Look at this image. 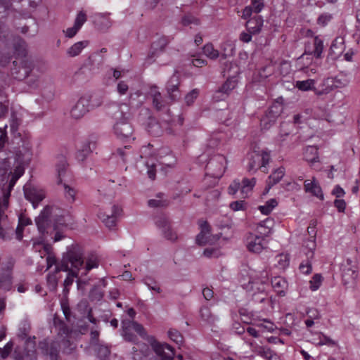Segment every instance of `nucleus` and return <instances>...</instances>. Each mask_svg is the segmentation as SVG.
Segmentation results:
<instances>
[{
    "label": "nucleus",
    "mask_w": 360,
    "mask_h": 360,
    "mask_svg": "<svg viewBox=\"0 0 360 360\" xmlns=\"http://www.w3.org/2000/svg\"><path fill=\"white\" fill-rule=\"evenodd\" d=\"M25 168L21 164L15 166L14 171L10 172L11 178L6 189L3 188L2 197L0 198V236L6 239L9 233L13 231V223L10 221L6 211L9 206V198L16 181L23 175Z\"/></svg>",
    "instance_id": "f257e3e1"
},
{
    "label": "nucleus",
    "mask_w": 360,
    "mask_h": 360,
    "mask_svg": "<svg viewBox=\"0 0 360 360\" xmlns=\"http://www.w3.org/2000/svg\"><path fill=\"white\" fill-rule=\"evenodd\" d=\"M110 113L115 120L113 131L115 136L120 139L131 137L134 128L129 122L131 117L130 107L126 103H121L110 108Z\"/></svg>",
    "instance_id": "f03ea898"
},
{
    "label": "nucleus",
    "mask_w": 360,
    "mask_h": 360,
    "mask_svg": "<svg viewBox=\"0 0 360 360\" xmlns=\"http://www.w3.org/2000/svg\"><path fill=\"white\" fill-rule=\"evenodd\" d=\"M18 46L19 49L15 46V51L18 52V55H20L22 58L13 62L11 75L15 79L18 80H22L32 72L34 68V64L30 58L26 57L25 42L20 40Z\"/></svg>",
    "instance_id": "7ed1b4c3"
},
{
    "label": "nucleus",
    "mask_w": 360,
    "mask_h": 360,
    "mask_svg": "<svg viewBox=\"0 0 360 360\" xmlns=\"http://www.w3.org/2000/svg\"><path fill=\"white\" fill-rule=\"evenodd\" d=\"M83 254L78 245H72L68 248L67 252L63 256L61 264L56 266L55 272L60 271H68L70 269L78 271L84 264Z\"/></svg>",
    "instance_id": "20e7f679"
},
{
    "label": "nucleus",
    "mask_w": 360,
    "mask_h": 360,
    "mask_svg": "<svg viewBox=\"0 0 360 360\" xmlns=\"http://www.w3.org/2000/svg\"><path fill=\"white\" fill-rule=\"evenodd\" d=\"M313 47L309 44L306 46L305 52L297 60V66L299 70L307 72V70L312 63V55L316 58L321 57L323 51V41L319 37L316 36L312 39Z\"/></svg>",
    "instance_id": "39448f33"
},
{
    "label": "nucleus",
    "mask_w": 360,
    "mask_h": 360,
    "mask_svg": "<svg viewBox=\"0 0 360 360\" xmlns=\"http://www.w3.org/2000/svg\"><path fill=\"white\" fill-rule=\"evenodd\" d=\"M129 318L122 320V335L127 341L134 342L136 339V336L131 333L134 330L140 336L145 338L147 335L144 328L142 325L134 321Z\"/></svg>",
    "instance_id": "423d86ee"
},
{
    "label": "nucleus",
    "mask_w": 360,
    "mask_h": 360,
    "mask_svg": "<svg viewBox=\"0 0 360 360\" xmlns=\"http://www.w3.org/2000/svg\"><path fill=\"white\" fill-rule=\"evenodd\" d=\"M349 84V80L345 76H336L335 77H328L323 81L325 86L320 91H316V94H326L335 89H341L346 87Z\"/></svg>",
    "instance_id": "0eeeda50"
},
{
    "label": "nucleus",
    "mask_w": 360,
    "mask_h": 360,
    "mask_svg": "<svg viewBox=\"0 0 360 360\" xmlns=\"http://www.w3.org/2000/svg\"><path fill=\"white\" fill-rule=\"evenodd\" d=\"M121 207L114 205L110 210L99 212L98 217L106 227L112 229L116 226L117 217L121 214Z\"/></svg>",
    "instance_id": "6e6552de"
},
{
    "label": "nucleus",
    "mask_w": 360,
    "mask_h": 360,
    "mask_svg": "<svg viewBox=\"0 0 360 360\" xmlns=\"http://www.w3.org/2000/svg\"><path fill=\"white\" fill-rule=\"evenodd\" d=\"M60 345L59 342L56 341L49 342L46 340H44L39 343V349L41 353L48 356L50 360H60L59 355V349Z\"/></svg>",
    "instance_id": "1a4fd4ad"
},
{
    "label": "nucleus",
    "mask_w": 360,
    "mask_h": 360,
    "mask_svg": "<svg viewBox=\"0 0 360 360\" xmlns=\"http://www.w3.org/2000/svg\"><path fill=\"white\" fill-rule=\"evenodd\" d=\"M90 101L91 96L89 95L80 97L70 110L71 117L75 120L83 117L89 111Z\"/></svg>",
    "instance_id": "9d476101"
},
{
    "label": "nucleus",
    "mask_w": 360,
    "mask_h": 360,
    "mask_svg": "<svg viewBox=\"0 0 360 360\" xmlns=\"http://www.w3.org/2000/svg\"><path fill=\"white\" fill-rule=\"evenodd\" d=\"M281 112V105L278 104L272 105L261 119L260 125L262 129H269L276 122Z\"/></svg>",
    "instance_id": "9b49d317"
},
{
    "label": "nucleus",
    "mask_w": 360,
    "mask_h": 360,
    "mask_svg": "<svg viewBox=\"0 0 360 360\" xmlns=\"http://www.w3.org/2000/svg\"><path fill=\"white\" fill-rule=\"evenodd\" d=\"M152 347L156 354L154 360H174V349L168 344L153 342Z\"/></svg>",
    "instance_id": "f8f14e48"
},
{
    "label": "nucleus",
    "mask_w": 360,
    "mask_h": 360,
    "mask_svg": "<svg viewBox=\"0 0 360 360\" xmlns=\"http://www.w3.org/2000/svg\"><path fill=\"white\" fill-rule=\"evenodd\" d=\"M266 241L262 236L250 234L247 238V248L250 252L259 253L266 246Z\"/></svg>",
    "instance_id": "ddd939ff"
},
{
    "label": "nucleus",
    "mask_w": 360,
    "mask_h": 360,
    "mask_svg": "<svg viewBox=\"0 0 360 360\" xmlns=\"http://www.w3.org/2000/svg\"><path fill=\"white\" fill-rule=\"evenodd\" d=\"M52 210V207L49 205L46 206L41 212L39 217L35 219L38 229L41 233L47 232V229L51 224Z\"/></svg>",
    "instance_id": "4468645a"
},
{
    "label": "nucleus",
    "mask_w": 360,
    "mask_h": 360,
    "mask_svg": "<svg viewBox=\"0 0 360 360\" xmlns=\"http://www.w3.org/2000/svg\"><path fill=\"white\" fill-rule=\"evenodd\" d=\"M96 147V138L91 136L83 143L82 148L78 150L76 158L78 161H84L89 155H90Z\"/></svg>",
    "instance_id": "2eb2a0df"
},
{
    "label": "nucleus",
    "mask_w": 360,
    "mask_h": 360,
    "mask_svg": "<svg viewBox=\"0 0 360 360\" xmlns=\"http://www.w3.org/2000/svg\"><path fill=\"white\" fill-rule=\"evenodd\" d=\"M155 224L157 227L162 231L166 239L172 241H174L177 239L176 233L171 229L170 224L165 217L157 218Z\"/></svg>",
    "instance_id": "dca6fc26"
},
{
    "label": "nucleus",
    "mask_w": 360,
    "mask_h": 360,
    "mask_svg": "<svg viewBox=\"0 0 360 360\" xmlns=\"http://www.w3.org/2000/svg\"><path fill=\"white\" fill-rule=\"evenodd\" d=\"M24 193L25 198L32 202L34 208H36L38 204L45 198L44 191L34 187L25 188Z\"/></svg>",
    "instance_id": "f3484780"
},
{
    "label": "nucleus",
    "mask_w": 360,
    "mask_h": 360,
    "mask_svg": "<svg viewBox=\"0 0 360 360\" xmlns=\"http://www.w3.org/2000/svg\"><path fill=\"white\" fill-rule=\"evenodd\" d=\"M179 79L176 74H174L168 81L166 89L169 98L172 101H174L180 98L179 91Z\"/></svg>",
    "instance_id": "a211bd4d"
},
{
    "label": "nucleus",
    "mask_w": 360,
    "mask_h": 360,
    "mask_svg": "<svg viewBox=\"0 0 360 360\" xmlns=\"http://www.w3.org/2000/svg\"><path fill=\"white\" fill-rule=\"evenodd\" d=\"M236 80L234 79H228L221 87L216 91L214 98L217 100L224 99L229 93L236 87Z\"/></svg>",
    "instance_id": "6ab92c4d"
},
{
    "label": "nucleus",
    "mask_w": 360,
    "mask_h": 360,
    "mask_svg": "<svg viewBox=\"0 0 360 360\" xmlns=\"http://www.w3.org/2000/svg\"><path fill=\"white\" fill-rule=\"evenodd\" d=\"M87 331V326L81 323H77V326L69 329L67 326L61 325L60 332L68 335L70 338H77L79 334H85Z\"/></svg>",
    "instance_id": "aec40b11"
},
{
    "label": "nucleus",
    "mask_w": 360,
    "mask_h": 360,
    "mask_svg": "<svg viewBox=\"0 0 360 360\" xmlns=\"http://www.w3.org/2000/svg\"><path fill=\"white\" fill-rule=\"evenodd\" d=\"M109 13H98L94 17V23L98 30L105 32L112 25Z\"/></svg>",
    "instance_id": "412c9836"
},
{
    "label": "nucleus",
    "mask_w": 360,
    "mask_h": 360,
    "mask_svg": "<svg viewBox=\"0 0 360 360\" xmlns=\"http://www.w3.org/2000/svg\"><path fill=\"white\" fill-rule=\"evenodd\" d=\"M304 191L307 193H310L311 195L320 198H323V194L322 193V190L316 181V179L314 177L313 180H306L304 183Z\"/></svg>",
    "instance_id": "4be33fe9"
},
{
    "label": "nucleus",
    "mask_w": 360,
    "mask_h": 360,
    "mask_svg": "<svg viewBox=\"0 0 360 360\" xmlns=\"http://www.w3.org/2000/svg\"><path fill=\"white\" fill-rule=\"evenodd\" d=\"M264 20L260 15L255 16L246 22V27L249 32L255 34L260 32L263 26Z\"/></svg>",
    "instance_id": "5701e85b"
},
{
    "label": "nucleus",
    "mask_w": 360,
    "mask_h": 360,
    "mask_svg": "<svg viewBox=\"0 0 360 360\" xmlns=\"http://www.w3.org/2000/svg\"><path fill=\"white\" fill-rule=\"evenodd\" d=\"M273 226L274 220L272 219L268 218L259 222L257 226L256 230L259 236L265 238L271 233Z\"/></svg>",
    "instance_id": "b1692460"
},
{
    "label": "nucleus",
    "mask_w": 360,
    "mask_h": 360,
    "mask_svg": "<svg viewBox=\"0 0 360 360\" xmlns=\"http://www.w3.org/2000/svg\"><path fill=\"white\" fill-rule=\"evenodd\" d=\"M285 168L280 167L275 169L272 174L269 176L266 181L268 190L270 189L274 185L278 184L285 175Z\"/></svg>",
    "instance_id": "393cba45"
},
{
    "label": "nucleus",
    "mask_w": 360,
    "mask_h": 360,
    "mask_svg": "<svg viewBox=\"0 0 360 360\" xmlns=\"http://www.w3.org/2000/svg\"><path fill=\"white\" fill-rule=\"evenodd\" d=\"M68 168V162L66 158L63 155L58 157L56 162V171L58 174V184L62 183V176H64Z\"/></svg>",
    "instance_id": "a878e982"
},
{
    "label": "nucleus",
    "mask_w": 360,
    "mask_h": 360,
    "mask_svg": "<svg viewBox=\"0 0 360 360\" xmlns=\"http://www.w3.org/2000/svg\"><path fill=\"white\" fill-rule=\"evenodd\" d=\"M254 352L257 354L266 359L267 360H278L277 354L271 351L269 348L262 346H257L254 348Z\"/></svg>",
    "instance_id": "bb28decb"
},
{
    "label": "nucleus",
    "mask_w": 360,
    "mask_h": 360,
    "mask_svg": "<svg viewBox=\"0 0 360 360\" xmlns=\"http://www.w3.org/2000/svg\"><path fill=\"white\" fill-rule=\"evenodd\" d=\"M11 285V269H7L4 273L0 274V290H9Z\"/></svg>",
    "instance_id": "cd10ccee"
},
{
    "label": "nucleus",
    "mask_w": 360,
    "mask_h": 360,
    "mask_svg": "<svg viewBox=\"0 0 360 360\" xmlns=\"http://www.w3.org/2000/svg\"><path fill=\"white\" fill-rule=\"evenodd\" d=\"M271 285L277 293L282 295L284 293L285 290L287 288V282L286 281L280 276L274 277L271 279Z\"/></svg>",
    "instance_id": "c85d7f7f"
},
{
    "label": "nucleus",
    "mask_w": 360,
    "mask_h": 360,
    "mask_svg": "<svg viewBox=\"0 0 360 360\" xmlns=\"http://www.w3.org/2000/svg\"><path fill=\"white\" fill-rule=\"evenodd\" d=\"M304 157L306 161L309 163H314L319 161L318 148L315 146H309L305 148Z\"/></svg>",
    "instance_id": "c756f323"
},
{
    "label": "nucleus",
    "mask_w": 360,
    "mask_h": 360,
    "mask_svg": "<svg viewBox=\"0 0 360 360\" xmlns=\"http://www.w3.org/2000/svg\"><path fill=\"white\" fill-rule=\"evenodd\" d=\"M67 337L61 340L60 345L62 347L63 353L65 354H71L74 353L77 349V345L74 342L70 340V337L66 335Z\"/></svg>",
    "instance_id": "7c9ffc66"
},
{
    "label": "nucleus",
    "mask_w": 360,
    "mask_h": 360,
    "mask_svg": "<svg viewBox=\"0 0 360 360\" xmlns=\"http://www.w3.org/2000/svg\"><path fill=\"white\" fill-rule=\"evenodd\" d=\"M32 221L25 215L20 214L18 218V225L15 229L16 237L18 240L22 238V232L25 226L30 224Z\"/></svg>",
    "instance_id": "2f4dec72"
},
{
    "label": "nucleus",
    "mask_w": 360,
    "mask_h": 360,
    "mask_svg": "<svg viewBox=\"0 0 360 360\" xmlns=\"http://www.w3.org/2000/svg\"><path fill=\"white\" fill-rule=\"evenodd\" d=\"M87 45H88L87 41H78V42L74 44L72 46H70L68 49L67 54L70 57H75V56H78L82 52L83 49H84Z\"/></svg>",
    "instance_id": "473e14b6"
},
{
    "label": "nucleus",
    "mask_w": 360,
    "mask_h": 360,
    "mask_svg": "<svg viewBox=\"0 0 360 360\" xmlns=\"http://www.w3.org/2000/svg\"><path fill=\"white\" fill-rule=\"evenodd\" d=\"M358 276V274L355 269L350 267L344 269L342 273V280L345 285L353 283Z\"/></svg>",
    "instance_id": "72a5a7b5"
},
{
    "label": "nucleus",
    "mask_w": 360,
    "mask_h": 360,
    "mask_svg": "<svg viewBox=\"0 0 360 360\" xmlns=\"http://www.w3.org/2000/svg\"><path fill=\"white\" fill-rule=\"evenodd\" d=\"M242 186L240 188L241 193L243 195V197H247L248 193L252 191V188L255 186L256 184L255 178H252L251 179H243L242 181Z\"/></svg>",
    "instance_id": "f704fd0d"
},
{
    "label": "nucleus",
    "mask_w": 360,
    "mask_h": 360,
    "mask_svg": "<svg viewBox=\"0 0 360 360\" xmlns=\"http://www.w3.org/2000/svg\"><path fill=\"white\" fill-rule=\"evenodd\" d=\"M260 162V154L257 153H254L252 154L248 166V171H255L259 167H262Z\"/></svg>",
    "instance_id": "c9c22d12"
},
{
    "label": "nucleus",
    "mask_w": 360,
    "mask_h": 360,
    "mask_svg": "<svg viewBox=\"0 0 360 360\" xmlns=\"http://www.w3.org/2000/svg\"><path fill=\"white\" fill-rule=\"evenodd\" d=\"M163 194L159 193L157 195L156 199H150L148 202V205L150 207H162L168 205V201L162 198Z\"/></svg>",
    "instance_id": "e433bc0d"
},
{
    "label": "nucleus",
    "mask_w": 360,
    "mask_h": 360,
    "mask_svg": "<svg viewBox=\"0 0 360 360\" xmlns=\"http://www.w3.org/2000/svg\"><path fill=\"white\" fill-rule=\"evenodd\" d=\"M303 247L307 251L305 252L307 259L314 258V250L316 248L315 238H310L304 242Z\"/></svg>",
    "instance_id": "4c0bfd02"
},
{
    "label": "nucleus",
    "mask_w": 360,
    "mask_h": 360,
    "mask_svg": "<svg viewBox=\"0 0 360 360\" xmlns=\"http://www.w3.org/2000/svg\"><path fill=\"white\" fill-rule=\"evenodd\" d=\"M203 53L210 59H216L219 57V53L218 50L214 49L211 44H205L202 48Z\"/></svg>",
    "instance_id": "58836bf2"
},
{
    "label": "nucleus",
    "mask_w": 360,
    "mask_h": 360,
    "mask_svg": "<svg viewBox=\"0 0 360 360\" xmlns=\"http://www.w3.org/2000/svg\"><path fill=\"white\" fill-rule=\"evenodd\" d=\"M278 205L275 198H271L266 202L265 205L259 207V210L264 214H269Z\"/></svg>",
    "instance_id": "ea45409f"
},
{
    "label": "nucleus",
    "mask_w": 360,
    "mask_h": 360,
    "mask_svg": "<svg viewBox=\"0 0 360 360\" xmlns=\"http://www.w3.org/2000/svg\"><path fill=\"white\" fill-rule=\"evenodd\" d=\"M315 84V81L311 79H309L303 81H297L295 86L301 91H309L311 90Z\"/></svg>",
    "instance_id": "a19ab883"
},
{
    "label": "nucleus",
    "mask_w": 360,
    "mask_h": 360,
    "mask_svg": "<svg viewBox=\"0 0 360 360\" xmlns=\"http://www.w3.org/2000/svg\"><path fill=\"white\" fill-rule=\"evenodd\" d=\"M77 311L82 315H91V309L86 300H81L77 305Z\"/></svg>",
    "instance_id": "79ce46f5"
},
{
    "label": "nucleus",
    "mask_w": 360,
    "mask_h": 360,
    "mask_svg": "<svg viewBox=\"0 0 360 360\" xmlns=\"http://www.w3.org/2000/svg\"><path fill=\"white\" fill-rule=\"evenodd\" d=\"M323 281V276L320 274H316L309 281V288L315 291L319 288Z\"/></svg>",
    "instance_id": "37998d69"
},
{
    "label": "nucleus",
    "mask_w": 360,
    "mask_h": 360,
    "mask_svg": "<svg viewBox=\"0 0 360 360\" xmlns=\"http://www.w3.org/2000/svg\"><path fill=\"white\" fill-rule=\"evenodd\" d=\"M10 128L11 131L13 134H15L18 131L20 125L21 124V120L18 117L17 115L15 112L11 113V119H10Z\"/></svg>",
    "instance_id": "c03bdc74"
},
{
    "label": "nucleus",
    "mask_w": 360,
    "mask_h": 360,
    "mask_svg": "<svg viewBox=\"0 0 360 360\" xmlns=\"http://www.w3.org/2000/svg\"><path fill=\"white\" fill-rule=\"evenodd\" d=\"M152 102L153 107L158 111L164 110L167 105V103L163 99L162 94L158 97L152 98Z\"/></svg>",
    "instance_id": "a18cd8bd"
},
{
    "label": "nucleus",
    "mask_w": 360,
    "mask_h": 360,
    "mask_svg": "<svg viewBox=\"0 0 360 360\" xmlns=\"http://www.w3.org/2000/svg\"><path fill=\"white\" fill-rule=\"evenodd\" d=\"M63 188L66 199L70 202H74L75 200L76 191L65 184H63Z\"/></svg>",
    "instance_id": "49530a36"
},
{
    "label": "nucleus",
    "mask_w": 360,
    "mask_h": 360,
    "mask_svg": "<svg viewBox=\"0 0 360 360\" xmlns=\"http://www.w3.org/2000/svg\"><path fill=\"white\" fill-rule=\"evenodd\" d=\"M312 259H307L302 262L299 266L300 271L304 274H309L312 271L311 261Z\"/></svg>",
    "instance_id": "de8ad7c7"
},
{
    "label": "nucleus",
    "mask_w": 360,
    "mask_h": 360,
    "mask_svg": "<svg viewBox=\"0 0 360 360\" xmlns=\"http://www.w3.org/2000/svg\"><path fill=\"white\" fill-rule=\"evenodd\" d=\"M169 338L177 344H181L183 342V337L181 333L176 329H170L168 331Z\"/></svg>",
    "instance_id": "09e8293b"
},
{
    "label": "nucleus",
    "mask_w": 360,
    "mask_h": 360,
    "mask_svg": "<svg viewBox=\"0 0 360 360\" xmlns=\"http://www.w3.org/2000/svg\"><path fill=\"white\" fill-rule=\"evenodd\" d=\"M86 20L87 16L86 13L83 11H81L77 13L76 16L74 25H75L77 27L80 29L82 26L84 24V22L86 21Z\"/></svg>",
    "instance_id": "8fccbe9b"
},
{
    "label": "nucleus",
    "mask_w": 360,
    "mask_h": 360,
    "mask_svg": "<svg viewBox=\"0 0 360 360\" xmlns=\"http://www.w3.org/2000/svg\"><path fill=\"white\" fill-rule=\"evenodd\" d=\"M199 94V91L197 89H193L185 96V101L187 105H192Z\"/></svg>",
    "instance_id": "3c124183"
},
{
    "label": "nucleus",
    "mask_w": 360,
    "mask_h": 360,
    "mask_svg": "<svg viewBox=\"0 0 360 360\" xmlns=\"http://www.w3.org/2000/svg\"><path fill=\"white\" fill-rule=\"evenodd\" d=\"M11 163L8 158L0 160V175H5L10 170Z\"/></svg>",
    "instance_id": "603ef678"
},
{
    "label": "nucleus",
    "mask_w": 360,
    "mask_h": 360,
    "mask_svg": "<svg viewBox=\"0 0 360 360\" xmlns=\"http://www.w3.org/2000/svg\"><path fill=\"white\" fill-rule=\"evenodd\" d=\"M89 297L92 300L100 301L103 297V292L98 287H94L90 291Z\"/></svg>",
    "instance_id": "864d4df0"
},
{
    "label": "nucleus",
    "mask_w": 360,
    "mask_h": 360,
    "mask_svg": "<svg viewBox=\"0 0 360 360\" xmlns=\"http://www.w3.org/2000/svg\"><path fill=\"white\" fill-rule=\"evenodd\" d=\"M337 345L336 342L330 338L329 337L321 335L319 337V342L317 343L318 346L322 345H328V346H335Z\"/></svg>",
    "instance_id": "5fc2aeb1"
},
{
    "label": "nucleus",
    "mask_w": 360,
    "mask_h": 360,
    "mask_svg": "<svg viewBox=\"0 0 360 360\" xmlns=\"http://www.w3.org/2000/svg\"><path fill=\"white\" fill-rule=\"evenodd\" d=\"M229 207L235 212L245 210L246 208V203L244 200L234 201L230 203Z\"/></svg>",
    "instance_id": "6e6d98bb"
},
{
    "label": "nucleus",
    "mask_w": 360,
    "mask_h": 360,
    "mask_svg": "<svg viewBox=\"0 0 360 360\" xmlns=\"http://www.w3.org/2000/svg\"><path fill=\"white\" fill-rule=\"evenodd\" d=\"M250 6L255 13H258L264 8V0H251Z\"/></svg>",
    "instance_id": "4d7b16f0"
},
{
    "label": "nucleus",
    "mask_w": 360,
    "mask_h": 360,
    "mask_svg": "<svg viewBox=\"0 0 360 360\" xmlns=\"http://www.w3.org/2000/svg\"><path fill=\"white\" fill-rule=\"evenodd\" d=\"M278 265L284 269L289 265V258L287 255L281 254L277 256Z\"/></svg>",
    "instance_id": "13d9d810"
},
{
    "label": "nucleus",
    "mask_w": 360,
    "mask_h": 360,
    "mask_svg": "<svg viewBox=\"0 0 360 360\" xmlns=\"http://www.w3.org/2000/svg\"><path fill=\"white\" fill-rule=\"evenodd\" d=\"M203 255L205 257L208 258L212 257H218L221 253L219 249L217 248H206L204 252Z\"/></svg>",
    "instance_id": "bf43d9fd"
},
{
    "label": "nucleus",
    "mask_w": 360,
    "mask_h": 360,
    "mask_svg": "<svg viewBox=\"0 0 360 360\" xmlns=\"http://www.w3.org/2000/svg\"><path fill=\"white\" fill-rule=\"evenodd\" d=\"M13 347L12 342H8L4 348H0V356L2 359L6 358L11 353Z\"/></svg>",
    "instance_id": "052dcab7"
},
{
    "label": "nucleus",
    "mask_w": 360,
    "mask_h": 360,
    "mask_svg": "<svg viewBox=\"0 0 360 360\" xmlns=\"http://www.w3.org/2000/svg\"><path fill=\"white\" fill-rule=\"evenodd\" d=\"M182 24L185 26L194 24V25H199V20L196 18L192 16V15H185L182 18Z\"/></svg>",
    "instance_id": "680f3d73"
},
{
    "label": "nucleus",
    "mask_w": 360,
    "mask_h": 360,
    "mask_svg": "<svg viewBox=\"0 0 360 360\" xmlns=\"http://www.w3.org/2000/svg\"><path fill=\"white\" fill-rule=\"evenodd\" d=\"M128 90L129 86L125 82L120 81L118 82L117 85V91L120 95H125L127 93Z\"/></svg>",
    "instance_id": "e2e57ef3"
},
{
    "label": "nucleus",
    "mask_w": 360,
    "mask_h": 360,
    "mask_svg": "<svg viewBox=\"0 0 360 360\" xmlns=\"http://www.w3.org/2000/svg\"><path fill=\"white\" fill-rule=\"evenodd\" d=\"M129 148L128 146H124L123 148H117L116 152L113 154L117 157H120L124 162L126 161V157L128 155Z\"/></svg>",
    "instance_id": "0e129e2a"
},
{
    "label": "nucleus",
    "mask_w": 360,
    "mask_h": 360,
    "mask_svg": "<svg viewBox=\"0 0 360 360\" xmlns=\"http://www.w3.org/2000/svg\"><path fill=\"white\" fill-rule=\"evenodd\" d=\"M208 235L200 232L196 236V243L200 245H205L207 243H210V240L208 239Z\"/></svg>",
    "instance_id": "69168bd1"
},
{
    "label": "nucleus",
    "mask_w": 360,
    "mask_h": 360,
    "mask_svg": "<svg viewBox=\"0 0 360 360\" xmlns=\"http://www.w3.org/2000/svg\"><path fill=\"white\" fill-rule=\"evenodd\" d=\"M240 188V184L238 180L233 181L228 188V192L231 195H234Z\"/></svg>",
    "instance_id": "338daca9"
},
{
    "label": "nucleus",
    "mask_w": 360,
    "mask_h": 360,
    "mask_svg": "<svg viewBox=\"0 0 360 360\" xmlns=\"http://www.w3.org/2000/svg\"><path fill=\"white\" fill-rule=\"evenodd\" d=\"M331 19H332V15L330 14L325 13V14L321 15L319 17L317 22H318L319 25H320L321 26H325L328 24V22L330 21Z\"/></svg>",
    "instance_id": "774afa93"
}]
</instances>
